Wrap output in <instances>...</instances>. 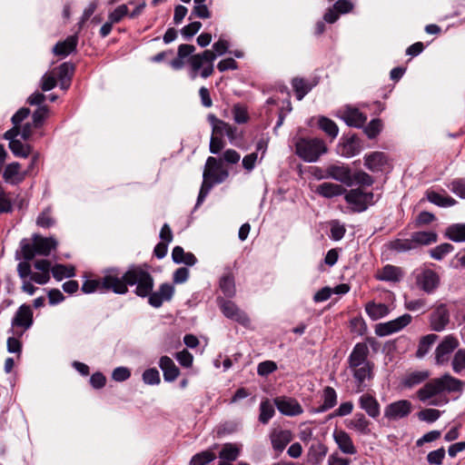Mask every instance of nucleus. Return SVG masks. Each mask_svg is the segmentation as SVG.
Wrapping results in <instances>:
<instances>
[{"instance_id": "1", "label": "nucleus", "mask_w": 465, "mask_h": 465, "mask_svg": "<svg viewBox=\"0 0 465 465\" xmlns=\"http://www.w3.org/2000/svg\"><path fill=\"white\" fill-rule=\"evenodd\" d=\"M369 347L358 342L347 359L348 369L353 378L355 391H364L374 378V363L369 360Z\"/></svg>"}, {"instance_id": "2", "label": "nucleus", "mask_w": 465, "mask_h": 465, "mask_svg": "<svg viewBox=\"0 0 465 465\" xmlns=\"http://www.w3.org/2000/svg\"><path fill=\"white\" fill-rule=\"evenodd\" d=\"M228 48L229 43L226 40L220 38L213 45V51L205 50L201 54H196L189 57L188 64L191 68V79L194 80L197 77L200 69H202L200 75L203 78H207L212 75L214 69L213 61L218 55L225 54Z\"/></svg>"}, {"instance_id": "3", "label": "nucleus", "mask_w": 465, "mask_h": 465, "mask_svg": "<svg viewBox=\"0 0 465 465\" xmlns=\"http://www.w3.org/2000/svg\"><path fill=\"white\" fill-rule=\"evenodd\" d=\"M465 388V381L457 379L450 373L434 378L425 383L418 391L417 396L420 401H427L434 396L442 393H458L460 395Z\"/></svg>"}, {"instance_id": "4", "label": "nucleus", "mask_w": 465, "mask_h": 465, "mask_svg": "<svg viewBox=\"0 0 465 465\" xmlns=\"http://www.w3.org/2000/svg\"><path fill=\"white\" fill-rule=\"evenodd\" d=\"M229 176V173L223 167L222 162L215 157L209 156L206 160L203 173V183L198 194L196 207L201 205L215 183H222Z\"/></svg>"}, {"instance_id": "5", "label": "nucleus", "mask_w": 465, "mask_h": 465, "mask_svg": "<svg viewBox=\"0 0 465 465\" xmlns=\"http://www.w3.org/2000/svg\"><path fill=\"white\" fill-rule=\"evenodd\" d=\"M128 286H135L134 292L141 297H147L153 289L154 281L151 273L140 265H132L125 272Z\"/></svg>"}, {"instance_id": "6", "label": "nucleus", "mask_w": 465, "mask_h": 465, "mask_svg": "<svg viewBox=\"0 0 465 465\" xmlns=\"http://www.w3.org/2000/svg\"><path fill=\"white\" fill-rule=\"evenodd\" d=\"M294 146L295 153L307 163L318 161L328 151L326 143L320 138L298 137L295 139Z\"/></svg>"}, {"instance_id": "7", "label": "nucleus", "mask_w": 465, "mask_h": 465, "mask_svg": "<svg viewBox=\"0 0 465 465\" xmlns=\"http://www.w3.org/2000/svg\"><path fill=\"white\" fill-rule=\"evenodd\" d=\"M100 283H102L104 292H113L116 294H125L128 292L125 272H122L118 268L105 270Z\"/></svg>"}, {"instance_id": "8", "label": "nucleus", "mask_w": 465, "mask_h": 465, "mask_svg": "<svg viewBox=\"0 0 465 465\" xmlns=\"http://www.w3.org/2000/svg\"><path fill=\"white\" fill-rule=\"evenodd\" d=\"M344 199L351 206V210L356 213H361L367 210L369 205L375 203L374 194L371 192L365 193L361 189H351L346 191Z\"/></svg>"}, {"instance_id": "9", "label": "nucleus", "mask_w": 465, "mask_h": 465, "mask_svg": "<svg viewBox=\"0 0 465 465\" xmlns=\"http://www.w3.org/2000/svg\"><path fill=\"white\" fill-rule=\"evenodd\" d=\"M414 275L419 288L427 293L433 292L440 284L439 275L430 268H420L415 271Z\"/></svg>"}, {"instance_id": "10", "label": "nucleus", "mask_w": 465, "mask_h": 465, "mask_svg": "<svg viewBox=\"0 0 465 465\" xmlns=\"http://www.w3.org/2000/svg\"><path fill=\"white\" fill-rule=\"evenodd\" d=\"M217 303L226 318L231 319L245 327L250 324V319L248 315L243 311H242L233 302L225 300L222 297H218Z\"/></svg>"}, {"instance_id": "11", "label": "nucleus", "mask_w": 465, "mask_h": 465, "mask_svg": "<svg viewBox=\"0 0 465 465\" xmlns=\"http://www.w3.org/2000/svg\"><path fill=\"white\" fill-rule=\"evenodd\" d=\"M411 315L405 313L392 321L387 322L379 323L376 325L375 333L380 337L391 335L394 332H398L409 325L411 322Z\"/></svg>"}, {"instance_id": "12", "label": "nucleus", "mask_w": 465, "mask_h": 465, "mask_svg": "<svg viewBox=\"0 0 465 465\" xmlns=\"http://www.w3.org/2000/svg\"><path fill=\"white\" fill-rule=\"evenodd\" d=\"M460 342L454 335H447L435 350V361L438 365H443L450 360V354L458 348Z\"/></svg>"}, {"instance_id": "13", "label": "nucleus", "mask_w": 465, "mask_h": 465, "mask_svg": "<svg viewBox=\"0 0 465 465\" xmlns=\"http://www.w3.org/2000/svg\"><path fill=\"white\" fill-rule=\"evenodd\" d=\"M337 115L351 127L361 128L367 121V115L358 108L351 105H345L338 111Z\"/></svg>"}, {"instance_id": "14", "label": "nucleus", "mask_w": 465, "mask_h": 465, "mask_svg": "<svg viewBox=\"0 0 465 465\" xmlns=\"http://www.w3.org/2000/svg\"><path fill=\"white\" fill-rule=\"evenodd\" d=\"M411 402L400 400L388 404L384 409V417L390 420H397L407 417L411 411Z\"/></svg>"}, {"instance_id": "15", "label": "nucleus", "mask_w": 465, "mask_h": 465, "mask_svg": "<svg viewBox=\"0 0 465 465\" xmlns=\"http://www.w3.org/2000/svg\"><path fill=\"white\" fill-rule=\"evenodd\" d=\"M174 294V287L170 283H162L156 292H151L148 297V303L153 308H159L164 302L172 300Z\"/></svg>"}, {"instance_id": "16", "label": "nucleus", "mask_w": 465, "mask_h": 465, "mask_svg": "<svg viewBox=\"0 0 465 465\" xmlns=\"http://www.w3.org/2000/svg\"><path fill=\"white\" fill-rule=\"evenodd\" d=\"M274 405L282 414L286 416H297L303 412L302 405L293 398L277 397L274 400Z\"/></svg>"}, {"instance_id": "17", "label": "nucleus", "mask_w": 465, "mask_h": 465, "mask_svg": "<svg viewBox=\"0 0 465 465\" xmlns=\"http://www.w3.org/2000/svg\"><path fill=\"white\" fill-rule=\"evenodd\" d=\"M12 328H21L24 331L33 325V312L29 305L22 304L15 313L11 322Z\"/></svg>"}, {"instance_id": "18", "label": "nucleus", "mask_w": 465, "mask_h": 465, "mask_svg": "<svg viewBox=\"0 0 465 465\" xmlns=\"http://www.w3.org/2000/svg\"><path fill=\"white\" fill-rule=\"evenodd\" d=\"M270 440L272 447L278 456L293 440V435L292 432L289 430H274L270 434Z\"/></svg>"}, {"instance_id": "19", "label": "nucleus", "mask_w": 465, "mask_h": 465, "mask_svg": "<svg viewBox=\"0 0 465 465\" xmlns=\"http://www.w3.org/2000/svg\"><path fill=\"white\" fill-rule=\"evenodd\" d=\"M329 179L338 181L347 186L352 185V173L344 164H330L327 166Z\"/></svg>"}, {"instance_id": "20", "label": "nucleus", "mask_w": 465, "mask_h": 465, "mask_svg": "<svg viewBox=\"0 0 465 465\" xmlns=\"http://www.w3.org/2000/svg\"><path fill=\"white\" fill-rule=\"evenodd\" d=\"M29 174V170L21 172V165L17 162L7 164L3 173L4 180L13 185L22 183L25 176Z\"/></svg>"}, {"instance_id": "21", "label": "nucleus", "mask_w": 465, "mask_h": 465, "mask_svg": "<svg viewBox=\"0 0 465 465\" xmlns=\"http://www.w3.org/2000/svg\"><path fill=\"white\" fill-rule=\"evenodd\" d=\"M450 322V313L445 304L439 305L430 315V327L435 331H443Z\"/></svg>"}, {"instance_id": "22", "label": "nucleus", "mask_w": 465, "mask_h": 465, "mask_svg": "<svg viewBox=\"0 0 465 465\" xmlns=\"http://www.w3.org/2000/svg\"><path fill=\"white\" fill-rule=\"evenodd\" d=\"M346 427L361 435H369L371 432V421L361 412L355 413L351 419L346 420Z\"/></svg>"}, {"instance_id": "23", "label": "nucleus", "mask_w": 465, "mask_h": 465, "mask_svg": "<svg viewBox=\"0 0 465 465\" xmlns=\"http://www.w3.org/2000/svg\"><path fill=\"white\" fill-rule=\"evenodd\" d=\"M333 439L341 452L353 455L357 452L351 436L342 430H335L333 431Z\"/></svg>"}, {"instance_id": "24", "label": "nucleus", "mask_w": 465, "mask_h": 465, "mask_svg": "<svg viewBox=\"0 0 465 465\" xmlns=\"http://www.w3.org/2000/svg\"><path fill=\"white\" fill-rule=\"evenodd\" d=\"M33 241L37 255L48 256L57 247V241L54 237H43L35 234Z\"/></svg>"}, {"instance_id": "25", "label": "nucleus", "mask_w": 465, "mask_h": 465, "mask_svg": "<svg viewBox=\"0 0 465 465\" xmlns=\"http://www.w3.org/2000/svg\"><path fill=\"white\" fill-rule=\"evenodd\" d=\"M159 367L163 371L165 381L172 382L180 375V370L173 361L168 356H162L159 360Z\"/></svg>"}, {"instance_id": "26", "label": "nucleus", "mask_w": 465, "mask_h": 465, "mask_svg": "<svg viewBox=\"0 0 465 465\" xmlns=\"http://www.w3.org/2000/svg\"><path fill=\"white\" fill-rule=\"evenodd\" d=\"M360 408L366 411V413L373 419H376L380 415V403L371 394H362L359 399Z\"/></svg>"}, {"instance_id": "27", "label": "nucleus", "mask_w": 465, "mask_h": 465, "mask_svg": "<svg viewBox=\"0 0 465 465\" xmlns=\"http://www.w3.org/2000/svg\"><path fill=\"white\" fill-rule=\"evenodd\" d=\"M78 44L77 35H70L64 41L58 42L53 48V52L58 56H67L74 53Z\"/></svg>"}, {"instance_id": "28", "label": "nucleus", "mask_w": 465, "mask_h": 465, "mask_svg": "<svg viewBox=\"0 0 465 465\" xmlns=\"http://www.w3.org/2000/svg\"><path fill=\"white\" fill-rule=\"evenodd\" d=\"M364 165L371 172L381 171L387 163L386 155L381 152H374L364 157Z\"/></svg>"}, {"instance_id": "29", "label": "nucleus", "mask_w": 465, "mask_h": 465, "mask_svg": "<svg viewBox=\"0 0 465 465\" xmlns=\"http://www.w3.org/2000/svg\"><path fill=\"white\" fill-rule=\"evenodd\" d=\"M402 277V272H401V269L397 267V266H394V265H391V264H387L385 265L377 274L376 278L380 281H383V282H400V280L401 279Z\"/></svg>"}, {"instance_id": "30", "label": "nucleus", "mask_w": 465, "mask_h": 465, "mask_svg": "<svg viewBox=\"0 0 465 465\" xmlns=\"http://www.w3.org/2000/svg\"><path fill=\"white\" fill-rule=\"evenodd\" d=\"M346 190L340 184L332 183H322L317 189L316 193L324 198H332L343 194Z\"/></svg>"}, {"instance_id": "31", "label": "nucleus", "mask_w": 465, "mask_h": 465, "mask_svg": "<svg viewBox=\"0 0 465 465\" xmlns=\"http://www.w3.org/2000/svg\"><path fill=\"white\" fill-rule=\"evenodd\" d=\"M365 312L371 320L377 321L388 315L390 310L384 303L370 302L365 305Z\"/></svg>"}, {"instance_id": "32", "label": "nucleus", "mask_w": 465, "mask_h": 465, "mask_svg": "<svg viewBox=\"0 0 465 465\" xmlns=\"http://www.w3.org/2000/svg\"><path fill=\"white\" fill-rule=\"evenodd\" d=\"M411 237L416 249L436 242L438 238L437 233L434 232H415Z\"/></svg>"}, {"instance_id": "33", "label": "nucleus", "mask_w": 465, "mask_h": 465, "mask_svg": "<svg viewBox=\"0 0 465 465\" xmlns=\"http://www.w3.org/2000/svg\"><path fill=\"white\" fill-rule=\"evenodd\" d=\"M430 377L428 371H416L408 373L402 380V385L405 388H412L416 385L422 383Z\"/></svg>"}, {"instance_id": "34", "label": "nucleus", "mask_w": 465, "mask_h": 465, "mask_svg": "<svg viewBox=\"0 0 465 465\" xmlns=\"http://www.w3.org/2000/svg\"><path fill=\"white\" fill-rule=\"evenodd\" d=\"M219 286L225 297L232 298L235 295L234 277L231 272H227L221 277Z\"/></svg>"}, {"instance_id": "35", "label": "nucleus", "mask_w": 465, "mask_h": 465, "mask_svg": "<svg viewBox=\"0 0 465 465\" xmlns=\"http://www.w3.org/2000/svg\"><path fill=\"white\" fill-rule=\"evenodd\" d=\"M259 411L258 420L263 425L267 424L275 414L274 405L268 399L261 401Z\"/></svg>"}, {"instance_id": "36", "label": "nucleus", "mask_w": 465, "mask_h": 465, "mask_svg": "<svg viewBox=\"0 0 465 465\" xmlns=\"http://www.w3.org/2000/svg\"><path fill=\"white\" fill-rule=\"evenodd\" d=\"M208 122L212 125L213 134L223 137L226 134L230 124L223 120L218 119L214 114H210L207 117Z\"/></svg>"}, {"instance_id": "37", "label": "nucleus", "mask_w": 465, "mask_h": 465, "mask_svg": "<svg viewBox=\"0 0 465 465\" xmlns=\"http://www.w3.org/2000/svg\"><path fill=\"white\" fill-rule=\"evenodd\" d=\"M427 198L431 203L440 207H450L457 203V201L450 196H444L436 192L427 193Z\"/></svg>"}, {"instance_id": "38", "label": "nucleus", "mask_w": 465, "mask_h": 465, "mask_svg": "<svg viewBox=\"0 0 465 465\" xmlns=\"http://www.w3.org/2000/svg\"><path fill=\"white\" fill-rule=\"evenodd\" d=\"M437 339L438 335L436 334H428L423 336L418 345V350L416 351L417 358H423L429 352Z\"/></svg>"}, {"instance_id": "39", "label": "nucleus", "mask_w": 465, "mask_h": 465, "mask_svg": "<svg viewBox=\"0 0 465 465\" xmlns=\"http://www.w3.org/2000/svg\"><path fill=\"white\" fill-rule=\"evenodd\" d=\"M9 149L15 156L27 158L31 154L33 147L18 140L9 143Z\"/></svg>"}, {"instance_id": "40", "label": "nucleus", "mask_w": 465, "mask_h": 465, "mask_svg": "<svg viewBox=\"0 0 465 465\" xmlns=\"http://www.w3.org/2000/svg\"><path fill=\"white\" fill-rule=\"evenodd\" d=\"M389 248L398 252H406L416 249L411 237L409 239H395L390 242Z\"/></svg>"}, {"instance_id": "41", "label": "nucleus", "mask_w": 465, "mask_h": 465, "mask_svg": "<svg viewBox=\"0 0 465 465\" xmlns=\"http://www.w3.org/2000/svg\"><path fill=\"white\" fill-rule=\"evenodd\" d=\"M337 403V393L331 387H326L323 391V403L321 405L319 411H326L333 408Z\"/></svg>"}, {"instance_id": "42", "label": "nucleus", "mask_w": 465, "mask_h": 465, "mask_svg": "<svg viewBox=\"0 0 465 465\" xmlns=\"http://www.w3.org/2000/svg\"><path fill=\"white\" fill-rule=\"evenodd\" d=\"M51 272L55 280L62 281L64 278L74 276V267L71 265L55 264L52 267Z\"/></svg>"}, {"instance_id": "43", "label": "nucleus", "mask_w": 465, "mask_h": 465, "mask_svg": "<svg viewBox=\"0 0 465 465\" xmlns=\"http://www.w3.org/2000/svg\"><path fill=\"white\" fill-rule=\"evenodd\" d=\"M319 127L332 139L336 138L339 134L337 124L331 119L322 116L319 119Z\"/></svg>"}, {"instance_id": "44", "label": "nucleus", "mask_w": 465, "mask_h": 465, "mask_svg": "<svg viewBox=\"0 0 465 465\" xmlns=\"http://www.w3.org/2000/svg\"><path fill=\"white\" fill-rule=\"evenodd\" d=\"M446 235L453 242L465 241V224H453L448 227Z\"/></svg>"}, {"instance_id": "45", "label": "nucleus", "mask_w": 465, "mask_h": 465, "mask_svg": "<svg viewBox=\"0 0 465 465\" xmlns=\"http://www.w3.org/2000/svg\"><path fill=\"white\" fill-rule=\"evenodd\" d=\"M292 87L299 101H301L312 89V85L302 78H294L292 80Z\"/></svg>"}, {"instance_id": "46", "label": "nucleus", "mask_w": 465, "mask_h": 465, "mask_svg": "<svg viewBox=\"0 0 465 465\" xmlns=\"http://www.w3.org/2000/svg\"><path fill=\"white\" fill-rule=\"evenodd\" d=\"M216 458L215 454L211 450H204L193 455L190 460V465H206Z\"/></svg>"}, {"instance_id": "47", "label": "nucleus", "mask_w": 465, "mask_h": 465, "mask_svg": "<svg viewBox=\"0 0 465 465\" xmlns=\"http://www.w3.org/2000/svg\"><path fill=\"white\" fill-rule=\"evenodd\" d=\"M240 454V450L234 444H225L220 451V458L226 461L235 460Z\"/></svg>"}, {"instance_id": "48", "label": "nucleus", "mask_w": 465, "mask_h": 465, "mask_svg": "<svg viewBox=\"0 0 465 465\" xmlns=\"http://www.w3.org/2000/svg\"><path fill=\"white\" fill-rule=\"evenodd\" d=\"M382 127L383 124L381 119H373L364 127V133L368 138L374 139L381 132Z\"/></svg>"}, {"instance_id": "49", "label": "nucleus", "mask_w": 465, "mask_h": 465, "mask_svg": "<svg viewBox=\"0 0 465 465\" xmlns=\"http://www.w3.org/2000/svg\"><path fill=\"white\" fill-rule=\"evenodd\" d=\"M454 247L450 243H441L430 251V256L438 261L442 260L448 253L453 251Z\"/></svg>"}, {"instance_id": "50", "label": "nucleus", "mask_w": 465, "mask_h": 465, "mask_svg": "<svg viewBox=\"0 0 465 465\" xmlns=\"http://www.w3.org/2000/svg\"><path fill=\"white\" fill-rule=\"evenodd\" d=\"M451 366L455 373H460L465 370V349H460L456 351Z\"/></svg>"}, {"instance_id": "51", "label": "nucleus", "mask_w": 465, "mask_h": 465, "mask_svg": "<svg viewBox=\"0 0 465 465\" xmlns=\"http://www.w3.org/2000/svg\"><path fill=\"white\" fill-rule=\"evenodd\" d=\"M13 211V203L10 193L4 187L0 188V213H9Z\"/></svg>"}, {"instance_id": "52", "label": "nucleus", "mask_w": 465, "mask_h": 465, "mask_svg": "<svg viewBox=\"0 0 465 465\" xmlns=\"http://www.w3.org/2000/svg\"><path fill=\"white\" fill-rule=\"evenodd\" d=\"M232 117L237 124H245L249 120L246 108L242 104H234L232 110Z\"/></svg>"}, {"instance_id": "53", "label": "nucleus", "mask_w": 465, "mask_h": 465, "mask_svg": "<svg viewBox=\"0 0 465 465\" xmlns=\"http://www.w3.org/2000/svg\"><path fill=\"white\" fill-rule=\"evenodd\" d=\"M448 188L460 198L465 199V178L452 180Z\"/></svg>"}, {"instance_id": "54", "label": "nucleus", "mask_w": 465, "mask_h": 465, "mask_svg": "<svg viewBox=\"0 0 465 465\" xmlns=\"http://www.w3.org/2000/svg\"><path fill=\"white\" fill-rule=\"evenodd\" d=\"M331 234L330 237L333 241H340L343 238L346 232L345 226L341 224L339 221H331Z\"/></svg>"}, {"instance_id": "55", "label": "nucleus", "mask_w": 465, "mask_h": 465, "mask_svg": "<svg viewBox=\"0 0 465 465\" xmlns=\"http://www.w3.org/2000/svg\"><path fill=\"white\" fill-rule=\"evenodd\" d=\"M143 381L148 385H157L160 383V373L155 368H150L143 371Z\"/></svg>"}, {"instance_id": "56", "label": "nucleus", "mask_w": 465, "mask_h": 465, "mask_svg": "<svg viewBox=\"0 0 465 465\" xmlns=\"http://www.w3.org/2000/svg\"><path fill=\"white\" fill-rule=\"evenodd\" d=\"M193 17L207 19L211 17V12L205 4H194L189 19H193Z\"/></svg>"}, {"instance_id": "57", "label": "nucleus", "mask_w": 465, "mask_h": 465, "mask_svg": "<svg viewBox=\"0 0 465 465\" xmlns=\"http://www.w3.org/2000/svg\"><path fill=\"white\" fill-rule=\"evenodd\" d=\"M374 183L373 178L365 172L359 171L352 174V184L371 186Z\"/></svg>"}, {"instance_id": "58", "label": "nucleus", "mask_w": 465, "mask_h": 465, "mask_svg": "<svg viewBox=\"0 0 465 465\" xmlns=\"http://www.w3.org/2000/svg\"><path fill=\"white\" fill-rule=\"evenodd\" d=\"M55 70L58 79H72L74 66L70 63H63Z\"/></svg>"}, {"instance_id": "59", "label": "nucleus", "mask_w": 465, "mask_h": 465, "mask_svg": "<svg viewBox=\"0 0 465 465\" xmlns=\"http://www.w3.org/2000/svg\"><path fill=\"white\" fill-rule=\"evenodd\" d=\"M102 277L98 280H85L82 285V291L84 293H92L94 292H104L102 289Z\"/></svg>"}, {"instance_id": "60", "label": "nucleus", "mask_w": 465, "mask_h": 465, "mask_svg": "<svg viewBox=\"0 0 465 465\" xmlns=\"http://www.w3.org/2000/svg\"><path fill=\"white\" fill-rule=\"evenodd\" d=\"M420 420L434 422L440 417V411L436 409H425L418 413Z\"/></svg>"}, {"instance_id": "61", "label": "nucleus", "mask_w": 465, "mask_h": 465, "mask_svg": "<svg viewBox=\"0 0 465 465\" xmlns=\"http://www.w3.org/2000/svg\"><path fill=\"white\" fill-rule=\"evenodd\" d=\"M277 365L272 361H264L258 364L257 373L260 376H267L276 371Z\"/></svg>"}, {"instance_id": "62", "label": "nucleus", "mask_w": 465, "mask_h": 465, "mask_svg": "<svg viewBox=\"0 0 465 465\" xmlns=\"http://www.w3.org/2000/svg\"><path fill=\"white\" fill-rule=\"evenodd\" d=\"M48 114V109L46 106H40L38 109H36L33 114V125L35 128L40 127L45 119L46 118Z\"/></svg>"}, {"instance_id": "63", "label": "nucleus", "mask_w": 465, "mask_h": 465, "mask_svg": "<svg viewBox=\"0 0 465 465\" xmlns=\"http://www.w3.org/2000/svg\"><path fill=\"white\" fill-rule=\"evenodd\" d=\"M22 255L25 261H31L35 255H37L35 243H29L25 241L21 242Z\"/></svg>"}, {"instance_id": "64", "label": "nucleus", "mask_w": 465, "mask_h": 465, "mask_svg": "<svg viewBox=\"0 0 465 465\" xmlns=\"http://www.w3.org/2000/svg\"><path fill=\"white\" fill-rule=\"evenodd\" d=\"M128 14L125 5H119L109 15V21L113 24L119 23Z\"/></svg>"}]
</instances>
